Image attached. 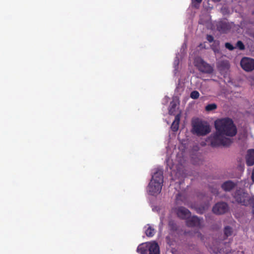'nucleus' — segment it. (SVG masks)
<instances>
[{
    "instance_id": "1",
    "label": "nucleus",
    "mask_w": 254,
    "mask_h": 254,
    "mask_svg": "<svg viewBox=\"0 0 254 254\" xmlns=\"http://www.w3.org/2000/svg\"><path fill=\"white\" fill-rule=\"evenodd\" d=\"M214 126L216 130L224 136L233 137L237 133V128L233 121L228 117L216 120Z\"/></svg>"
},
{
    "instance_id": "2",
    "label": "nucleus",
    "mask_w": 254,
    "mask_h": 254,
    "mask_svg": "<svg viewBox=\"0 0 254 254\" xmlns=\"http://www.w3.org/2000/svg\"><path fill=\"white\" fill-rule=\"evenodd\" d=\"M163 174L162 170H158L152 175L148 186V191L150 195H155L161 192L163 184Z\"/></svg>"
},
{
    "instance_id": "3",
    "label": "nucleus",
    "mask_w": 254,
    "mask_h": 254,
    "mask_svg": "<svg viewBox=\"0 0 254 254\" xmlns=\"http://www.w3.org/2000/svg\"><path fill=\"white\" fill-rule=\"evenodd\" d=\"M206 141L207 142L210 143V145L213 147L220 146H229L232 143V139L225 137L223 134L219 133L217 130L211 134L207 138Z\"/></svg>"
},
{
    "instance_id": "4",
    "label": "nucleus",
    "mask_w": 254,
    "mask_h": 254,
    "mask_svg": "<svg viewBox=\"0 0 254 254\" xmlns=\"http://www.w3.org/2000/svg\"><path fill=\"white\" fill-rule=\"evenodd\" d=\"M192 132L198 136H204L210 132V127L208 123L198 120L192 123Z\"/></svg>"
},
{
    "instance_id": "5",
    "label": "nucleus",
    "mask_w": 254,
    "mask_h": 254,
    "mask_svg": "<svg viewBox=\"0 0 254 254\" xmlns=\"http://www.w3.org/2000/svg\"><path fill=\"white\" fill-rule=\"evenodd\" d=\"M140 254H160L159 247L155 242L142 243L139 245L136 250Z\"/></svg>"
},
{
    "instance_id": "6",
    "label": "nucleus",
    "mask_w": 254,
    "mask_h": 254,
    "mask_svg": "<svg viewBox=\"0 0 254 254\" xmlns=\"http://www.w3.org/2000/svg\"><path fill=\"white\" fill-rule=\"evenodd\" d=\"M234 197L238 203L245 206L252 207L253 213H254V196L250 197L247 193L240 190H237L235 193Z\"/></svg>"
},
{
    "instance_id": "7",
    "label": "nucleus",
    "mask_w": 254,
    "mask_h": 254,
    "mask_svg": "<svg viewBox=\"0 0 254 254\" xmlns=\"http://www.w3.org/2000/svg\"><path fill=\"white\" fill-rule=\"evenodd\" d=\"M240 64L242 68L246 71H252L254 69V60L248 57L242 59Z\"/></svg>"
},
{
    "instance_id": "8",
    "label": "nucleus",
    "mask_w": 254,
    "mask_h": 254,
    "mask_svg": "<svg viewBox=\"0 0 254 254\" xmlns=\"http://www.w3.org/2000/svg\"><path fill=\"white\" fill-rule=\"evenodd\" d=\"M196 66L200 72L203 73H211L213 71L212 67L202 59H200L196 62Z\"/></svg>"
},
{
    "instance_id": "9",
    "label": "nucleus",
    "mask_w": 254,
    "mask_h": 254,
    "mask_svg": "<svg viewBox=\"0 0 254 254\" xmlns=\"http://www.w3.org/2000/svg\"><path fill=\"white\" fill-rule=\"evenodd\" d=\"M228 210V205L227 203L224 202H218L212 208L213 213L218 215L223 214L226 213Z\"/></svg>"
},
{
    "instance_id": "10",
    "label": "nucleus",
    "mask_w": 254,
    "mask_h": 254,
    "mask_svg": "<svg viewBox=\"0 0 254 254\" xmlns=\"http://www.w3.org/2000/svg\"><path fill=\"white\" fill-rule=\"evenodd\" d=\"M186 222L187 226L190 227H196L199 228L202 227V219L196 216H190L187 219Z\"/></svg>"
},
{
    "instance_id": "11",
    "label": "nucleus",
    "mask_w": 254,
    "mask_h": 254,
    "mask_svg": "<svg viewBox=\"0 0 254 254\" xmlns=\"http://www.w3.org/2000/svg\"><path fill=\"white\" fill-rule=\"evenodd\" d=\"M217 30L221 33H226L231 28V24L227 20L219 21L216 24Z\"/></svg>"
},
{
    "instance_id": "12",
    "label": "nucleus",
    "mask_w": 254,
    "mask_h": 254,
    "mask_svg": "<svg viewBox=\"0 0 254 254\" xmlns=\"http://www.w3.org/2000/svg\"><path fill=\"white\" fill-rule=\"evenodd\" d=\"M176 213L178 217L182 219L187 220L190 215V212L183 206L179 207L176 210Z\"/></svg>"
},
{
    "instance_id": "13",
    "label": "nucleus",
    "mask_w": 254,
    "mask_h": 254,
    "mask_svg": "<svg viewBox=\"0 0 254 254\" xmlns=\"http://www.w3.org/2000/svg\"><path fill=\"white\" fill-rule=\"evenodd\" d=\"M246 163L247 166H251L254 165V149H251L247 151L246 156Z\"/></svg>"
},
{
    "instance_id": "14",
    "label": "nucleus",
    "mask_w": 254,
    "mask_h": 254,
    "mask_svg": "<svg viewBox=\"0 0 254 254\" xmlns=\"http://www.w3.org/2000/svg\"><path fill=\"white\" fill-rule=\"evenodd\" d=\"M236 186V184L232 181H227L221 185L222 189L225 191H229L233 190Z\"/></svg>"
},
{
    "instance_id": "15",
    "label": "nucleus",
    "mask_w": 254,
    "mask_h": 254,
    "mask_svg": "<svg viewBox=\"0 0 254 254\" xmlns=\"http://www.w3.org/2000/svg\"><path fill=\"white\" fill-rule=\"evenodd\" d=\"M180 120V116L179 115H177L175 116V120L173 122L171 127V128L173 131L176 132L178 130Z\"/></svg>"
},
{
    "instance_id": "16",
    "label": "nucleus",
    "mask_w": 254,
    "mask_h": 254,
    "mask_svg": "<svg viewBox=\"0 0 254 254\" xmlns=\"http://www.w3.org/2000/svg\"><path fill=\"white\" fill-rule=\"evenodd\" d=\"M224 233L226 238L231 236L233 233V229L232 227L229 226L225 227L224 229Z\"/></svg>"
},
{
    "instance_id": "17",
    "label": "nucleus",
    "mask_w": 254,
    "mask_h": 254,
    "mask_svg": "<svg viewBox=\"0 0 254 254\" xmlns=\"http://www.w3.org/2000/svg\"><path fill=\"white\" fill-rule=\"evenodd\" d=\"M145 234L147 237H152L154 235L155 230L149 226L145 231Z\"/></svg>"
},
{
    "instance_id": "18",
    "label": "nucleus",
    "mask_w": 254,
    "mask_h": 254,
    "mask_svg": "<svg viewBox=\"0 0 254 254\" xmlns=\"http://www.w3.org/2000/svg\"><path fill=\"white\" fill-rule=\"evenodd\" d=\"M176 106H177L175 102H171L170 109L169 110V114L174 115Z\"/></svg>"
},
{
    "instance_id": "19",
    "label": "nucleus",
    "mask_w": 254,
    "mask_h": 254,
    "mask_svg": "<svg viewBox=\"0 0 254 254\" xmlns=\"http://www.w3.org/2000/svg\"><path fill=\"white\" fill-rule=\"evenodd\" d=\"M202 0H191L192 7L198 9Z\"/></svg>"
},
{
    "instance_id": "20",
    "label": "nucleus",
    "mask_w": 254,
    "mask_h": 254,
    "mask_svg": "<svg viewBox=\"0 0 254 254\" xmlns=\"http://www.w3.org/2000/svg\"><path fill=\"white\" fill-rule=\"evenodd\" d=\"M216 108L217 105L215 103L208 104L205 108V110L208 112L215 110Z\"/></svg>"
},
{
    "instance_id": "21",
    "label": "nucleus",
    "mask_w": 254,
    "mask_h": 254,
    "mask_svg": "<svg viewBox=\"0 0 254 254\" xmlns=\"http://www.w3.org/2000/svg\"><path fill=\"white\" fill-rule=\"evenodd\" d=\"M199 93L197 91H192L190 94V97L193 99H197L199 98Z\"/></svg>"
},
{
    "instance_id": "22",
    "label": "nucleus",
    "mask_w": 254,
    "mask_h": 254,
    "mask_svg": "<svg viewBox=\"0 0 254 254\" xmlns=\"http://www.w3.org/2000/svg\"><path fill=\"white\" fill-rule=\"evenodd\" d=\"M169 227L171 230L176 231L177 230V226L173 221H169Z\"/></svg>"
},
{
    "instance_id": "23",
    "label": "nucleus",
    "mask_w": 254,
    "mask_h": 254,
    "mask_svg": "<svg viewBox=\"0 0 254 254\" xmlns=\"http://www.w3.org/2000/svg\"><path fill=\"white\" fill-rule=\"evenodd\" d=\"M240 50H243L245 49V45L241 41H238L236 44V47Z\"/></svg>"
},
{
    "instance_id": "24",
    "label": "nucleus",
    "mask_w": 254,
    "mask_h": 254,
    "mask_svg": "<svg viewBox=\"0 0 254 254\" xmlns=\"http://www.w3.org/2000/svg\"><path fill=\"white\" fill-rule=\"evenodd\" d=\"M212 252L215 254H218V253H221V249L218 248H215L213 247H211L210 248Z\"/></svg>"
},
{
    "instance_id": "25",
    "label": "nucleus",
    "mask_w": 254,
    "mask_h": 254,
    "mask_svg": "<svg viewBox=\"0 0 254 254\" xmlns=\"http://www.w3.org/2000/svg\"><path fill=\"white\" fill-rule=\"evenodd\" d=\"M225 47L228 50L232 51L234 50L235 47H234L231 43H226L225 44Z\"/></svg>"
},
{
    "instance_id": "26",
    "label": "nucleus",
    "mask_w": 254,
    "mask_h": 254,
    "mask_svg": "<svg viewBox=\"0 0 254 254\" xmlns=\"http://www.w3.org/2000/svg\"><path fill=\"white\" fill-rule=\"evenodd\" d=\"M206 39L209 43H211L214 41V38L211 35H207Z\"/></svg>"
},
{
    "instance_id": "27",
    "label": "nucleus",
    "mask_w": 254,
    "mask_h": 254,
    "mask_svg": "<svg viewBox=\"0 0 254 254\" xmlns=\"http://www.w3.org/2000/svg\"><path fill=\"white\" fill-rule=\"evenodd\" d=\"M208 203H207V204H205V206H203V207H202V210H200V211H199V212H200V213H202L203 212V211H204L206 209H207V208H208Z\"/></svg>"
},
{
    "instance_id": "28",
    "label": "nucleus",
    "mask_w": 254,
    "mask_h": 254,
    "mask_svg": "<svg viewBox=\"0 0 254 254\" xmlns=\"http://www.w3.org/2000/svg\"><path fill=\"white\" fill-rule=\"evenodd\" d=\"M251 178L253 182L254 183V167L252 171Z\"/></svg>"
},
{
    "instance_id": "29",
    "label": "nucleus",
    "mask_w": 254,
    "mask_h": 254,
    "mask_svg": "<svg viewBox=\"0 0 254 254\" xmlns=\"http://www.w3.org/2000/svg\"><path fill=\"white\" fill-rule=\"evenodd\" d=\"M212 192L214 194H218V191L217 190H214L212 191Z\"/></svg>"
}]
</instances>
